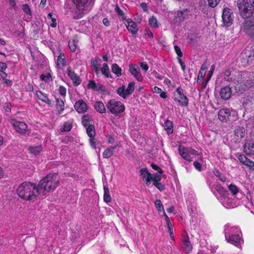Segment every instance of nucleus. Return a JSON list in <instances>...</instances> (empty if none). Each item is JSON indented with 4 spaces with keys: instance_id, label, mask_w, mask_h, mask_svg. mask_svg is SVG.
<instances>
[{
    "instance_id": "59",
    "label": "nucleus",
    "mask_w": 254,
    "mask_h": 254,
    "mask_svg": "<svg viewBox=\"0 0 254 254\" xmlns=\"http://www.w3.org/2000/svg\"><path fill=\"white\" fill-rule=\"evenodd\" d=\"M151 166L154 170L158 171L159 174H162V171L159 166L154 164H152Z\"/></svg>"
},
{
    "instance_id": "16",
    "label": "nucleus",
    "mask_w": 254,
    "mask_h": 254,
    "mask_svg": "<svg viewBox=\"0 0 254 254\" xmlns=\"http://www.w3.org/2000/svg\"><path fill=\"white\" fill-rule=\"evenodd\" d=\"M182 248L185 253L189 254L190 253L192 249V245L191 244L189 237H185L183 241L182 245Z\"/></svg>"
},
{
    "instance_id": "5",
    "label": "nucleus",
    "mask_w": 254,
    "mask_h": 254,
    "mask_svg": "<svg viewBox=\"0 0 254 254\" xmlns=\"http://www.w3.org/2000/svg\"><path fill=\"white\" fill-rule=\"evenodd\" d=\"M237 5L243 18L251 16L254 11V0H237Z\"/></svg>"
},
{
    "instance_id": "45",
    "label": "nucleus",
    "mask_w": 254,
    "mask_h": 254,
    "mask_svg": "<svg viewBox=\"0 0 254 254\" xmlns=\"http://www.w3.org/2000/svg\"><path fill=\"white\" fill-rule=\"evenodd\" d=\"M228 189L233 195H236L239 192V189L236 185L231 184L228 186Z\"/></svg>"
},
{
    "instance_id": "25",
    "label": "nucleus",
    "mask_w": 254,
    "mask_h": 254,
    "mask_svg": "<svg viewBox=\"0 0 254 254\" xmlns=\"http://www.w3.org/2000/svg\"><path fill=\"white\" fill-rule=\"evenodd\" d=\"M163 216L165 217V220L166 221V223L167 225V227L168 229V232L170 234V236L171 237V239L174 240V237L173 235V226L172 225V223H171L169 218L168 216L166 215L165 212L163 211Z\"/></svg>"
},
{
    "instance_id": "29",
    "label": "nucleus",
    "mask_w": 254,
    "mask_h": 254,
    "mask_svg": "<svg viewBox=\"0 0 254 254\" xmlns=\"http://www.w3.org/2000/svg\"><path fill=\"white\" fill-rule=\"evenodd\" d=\"M43 150V148L41 145L38 146H32L29 148L30 152L33 154L35 155H37L40 154Z\"/></svg>"
},
{
    "instance_id": "53",
    "label": "nucleus",
    "mask_w": 254,
    "mask_h": 254,
    "mask_svg": "<svg viewBox=\"0 0 254 254\" xmlns=\"http://www.w3.org/2000/svg\"><path fill=\"white\" fill-rule=\"evenodd\" d=\"M202 159L201 158V157H200V159H199V161H195V162H194V163H193L195 168L199 171H201V165H201V163H200V162H202Z\"/></svg>"
},
{
    "instance_id": "41",
    "label": "nucleus",
    "mask_w": 254,
    "mask_h": 254,
    "mask_svg": "<svg viewBox=\"0 0 254 254\" xmlns=\"http://www.w3.org/2000/svg\"><path fill=\"white\" fill-rule=\"evenodd\" d=\"M117 93L120 96L124 99H126L127 97L125 90V87L124 86H122L118 88L117 90Z\"/></svg>"
},
{
    "instance_id": "61",
    "label": "nucleus",
    "mask_w": 254,
    "mask_h": 254,
    "mask_svg": "<svg viewBox=\"0 0 254 254\" xmlns=\"http://www.w3.org/2000/svg\"><path fill=\"white\" fill-rule=\"evenodd\" d=\"M145 35L146 37L152 38L153 37L152 32L149 29H145Z\"/></svg>"
},
{
    "instance_id": "46",
    "label": "nucleus",
    "mask_w": 254,
    "mask_h": 254,
    "mask_svg": "<svg viewBox=\"0 0 254 254\" xmlns=\"http://www.w3.org/2000/svg\"><path fill=\"white\" fill-rule=\"evenodd\" d=\"M90 117L88 115H84L82 118V123L84 127L89 126Z\"/></svg>"
},
{
    "instance_id": "58",
    "label": "nucleus",
    "mask_w": 254,
    "mask_h": 254,
    "mask_svg": "<svg viewBox=\"0 0 254 254\" xmlns=\"http://www.w3.org/2000/svg\"><path fill=\"white\" fill-rule=\"evenodd\" d=\"M174 49L176 52V53L177 54V56L179 57H182L183 56L182 52L181 51V49L180 48V47L179 46H176V45L175 46Z\"/></svg>"
},
{
    "instance_id": "28",
    "label": "nucleus",
    "mask_w": 254,
    "mask_h": 254,
    "mask_svg": "<svg viewBox=\"0 0 254 254\" xmlns=\"http://www.w3.org/2000/svg\"><path fill=\"white\" fill-rule=\"evenodd\" d=\"M235 134L237 139L243 138L246 134V130L243 127H239L235 131Z\"/></svg>"
},
{
    "instance_id": "3",
    "label": "nucleus",
    "mask_w": 254,
    "mask_h": 254,
    "mask_svg": "<svg viewBox=\"0 0 254 254\" xmlns=\"http://www.w3.org/2000/svg\"><path fill=\"white\" fill-rule=\"evenodd\" d=\"M224 233L226 240L228 243L239 247L243 242L241 238L242 232L236 226H231L229 224L225 226Z\"/></svg>"
},
{
    "instance_id": "52",
    "label": "nucleus",
    "mask_w": 254,
    "mask_h": 254,
    "mask_svg": "<svg viewBox=\"0 0 254 254\" xmlns=\"http://www.w3.org/2000/svg\"><path fill=\"white\" fill-rule=\"evenodd\" d=\"M214 173L221 181L224 182L226 181V177L223 175H222L218 170L214 171Z\"/></svg>"
},
{
    "instance_id": "1",
    "label": "nucleus",
    "mask_w": 254,
    "mask_h": 254,
    "mask_svg": "<svg viewBox=\"0 0 254 254\" xmlns=\"http://www.w3.org/2000/svg\"><path fill=\"white\" fill-rule=\"evenodd\" d=\"M17 193L23 199L32 200L40 194L38 187L29 182H23L17 189Z\"/></svg>"
},
{
    "instance_id": "48",
    "label": "nucleus",
    "mask_w": 254,
    "mask_h": 254,
    "mask_svg": "<svg viewBox=\"0 0 254 254\" xmlns=\"http://www.w3.org/2000/svg\"><path fill=\"white\" fill-rule=\"evenodd\" d=\"M51 75L50 74H41L40 76L41 80L44 81L46 82H49L51 79Z\"/></svg>"
},
{
    "instance_id": "19",
    "label": "nucleus",
    "mask_w": 254,
    "mask_h": 254,
    "mask_svg": "<svg viewBox=\"0 0 254 254\" xmlns=\"http://www.w3.org/2000/svg\"><path fill=\"white\" fill-rule=\"evenodd\" d=\"M190 11L188 9H184L182 11H177L175 12L174 16L176 18H178L180 21H183L189 15Z\"/></svg>"
},
{
    "instance_id": "49",
    "label": "nucleus",
    "mask_w": 254,
    "mask_h": 254,
    "mask_svg": "<svg viewBox=\"0 0 254 254\" xmlns=\"http://www.w3.org/2000/svg\"><path fill=\"white\" fill-rule=\"evenodd\" d=\"M115 10L119 15L121 16L123 18V19H125L124 13L123 11L120 9L118 5H116Z\"/></svg>"
},
{
    "instance_id": "2",
    "label": "nucleus",
    "mask_w": 254,
    "mask_h": 254,
    "mask_svg": "<svg viewBox=\"0 0 254 254\" xmlns=\"http://www.w3.org/2000/svg\"><path fill=\"white\" fill-rule=\"evenodd\" d=\"M59 178L56 174L50 173L42 179L38 184L40 194L45 195L54 191L58 186Z\"/></svg>"
},
{
    "instance_id": "12",
    "label": "nucleus",
    "mask_w": 254,
    "mask_h": 254,
    "mask_svg": "<svg viewBox=\"0 0 254 254\" xmlns=\"http://www.w3.org/2000/svg\"><path fill=\"white\" fill-rule=\"evenodd\" d=\"M129 71L135 79L138 81H141L143 79L140 72V68L136 64H130L129 65Z\"/></svg>"
},
{
    "instance_id": "31",
    "label": "nucleus",
    "mask_w": 254,
    "mask_h": 254,
    "mask_svg": "<svg viewBox=\"0 0 254 254\" xmlns=\"http://www.w3.org/2000/svg\"><path fill=\"white\" fill-rule=\"evenodd\" d=\"M101 72L103 75L108 78H111L112 75L110 73L109 66L107 64H104L101 69Z\"/></svg>"
},
{
    "instance_id": "23",
    "label": "nucleus",
    "mask_w": 254,
    "mask_h": 254,
    "mask_svg": "<svg viewBox=\"0 0 254 254\" xmlns=\"http://www.w3.org/2000/svg\"><path fill=\"white\" fill-rule=\"evenodd\" d=\"M230 115V113L228 109H221L218 112V118L222 121H225Z\"/></svg>"
},
{
    "instance_id": "9",
    "label": "nucleus",
    "mask_w": 254,
    "mask_h": 254,
    "mask_svg": "<svg viewBox=\"0 0 254 254\" xmlns=\"http://www.w3.org/2000/svg\"><path fill=\"white\" fill-rule=\"evenodd\" d=\"M223 24L224 26L229 27L233 24L234 14L232 10L228 7L223 9L222 15Z\"/></svg>"
},
{
    "instance_id": "38",
    "label": "nucleus",
    "mask_w": 254,
    "mask_h": 254,
    "mask_svg": "<svg viewBox=\"0 0 254 254\" xmlns=\"http://www.w3.org/2000/svg\"><path fill=\"white\" fill-rule=\"evenodd\" d=\"M163 127L168 134H170L173 132V124L172 122L168 120L166 121L165 122Z\"/></svg>"
},
{
    "instance_id": "18",
    "label": "nucleus",
    "mask_w": 254,
    "mask_h": 254,
    "mask_svg": "<svg viewBox=\"0 0 254 254\" xmlns=\"http://www.w3.org/2000/svg\"><path fill=\"white\" fill-rule=\"evenodd\" d=\"M232 95L231 89L229 86H225L221 88L220 91V96L224 100H227Z\"/></svg>"
},
{
    "instance_id": "30",
    "label": "nucleus",
    "mask_w": 254,
    "mask_h": 254,
    "mask_svg": "<svg viewBox=\"0 0 254 254\" xmlns=\"http://www.w3.org/2000/svg\"><path fill=\"white\" fill-rule=\"evenodd\" d=\"M207 68V65L205 63L201 65V68H200V69L199 71L198 74L197 81L201 80L203 78V77L206 73V70Z\"/></svg>"
},
{
    "instance_id": "44",
    "label": "nucleus",
    "mask_w": 254,
    "mask_h": 254,
    "mask_svg": "<svg viewBox=\"0 0 254 254\" xmlns=\"http://www.w3.org/2000/svg\"><path fill=\"white\" fill-rule=\"evenodd\" d=\"M77 45V40L73 39L68 42V47L71 52H75Z\"/></svg>"
},
{
    "instance_id": "24",
    "label": "nucleus",
    "mask_w": 254,
    "mask_h": 254,
    "mask_svg": "<svg viewBox=\"0 0 254 254\" xmlns=\"http://www.w3.org/2000/svg\"><path fill=\"white\" fill-rule=\"evenodd\" d=\"M94 107L95 110L99 113L103 114L106 112V107L101 101H96L94 103Z\"/></svg>"
},
{
    "instance_id": "62",
    "label": "nucleus",
    "mask_w": 254,
    "mask_h": 254,
    "mask_svg": "<svg viewBox=\"0 0 254 254\" xmlns=\"http://www.w3.org/2000/svg\"><path fill=\"white\" fill-rule=\"evenodd\" d=\"M140 6L142 8L144 11L147 12L148 11V8L147 4L145 2H142L140 4Z\"/></svg>"
},
{
    "instance_id": "7",
    "label": "nucleus",
    "mask_w": 254,
    "mask_h": 254,
    "mask_svg": "<svg viewBox=\"0 0 254 254\" xmlns=\"http://www.w3.org/2000/svg\"><path fill=\"white\" fill-rule=\"evenodd\" d=\"M241 30L254 40V18L245 20L242 24Z\"/></svg>"
},
{
    "instance_id": "6",
    "label": "nucleus",
    "mask_w": 254,
    "mask_h": 254,
    "mask_svg": "<svg viewBox=\"0 0 254 254\" xmlns=\"http://www.w3.org/2000/svg\"><path fill=\"white\" fill-rule=\"evenodd\" d=\"M106 107L110 113L116 116L122 113L125 110L124 105L115 99L110 100L106 103Z\"/></svg>"
},
{
    "instance_id": "8",
    "label": "nucleus",
    "mask_w": 254,
    "mask_h": 254,
    "mask_svg": "<svg viewBox=\"0 0 254 254\" xmlns=\"http://www.w3.org/2000/svg\"><path fill=\"white\" fill-rule=\"evenodd\" d=\"M179 154L186 161L191 162L194 156L197 154V151L191 148L180 146L178 148Z\"/></svg>"
},
{
    "instance_id": "26",
    "label": "nucleus",
    "mask_w": 254,
    "mask_h": 254,
    "mask_svg": "<svg viewBox=\"0 0 254 254\" xmlns=\"http://www.w3.org/2000/svg\"><path fill=\"white\" fill-rule=\"evenodd\" d=\"M65 64V56L63 53H61L57 60V66L58 68H62Z\"/></svg>"
},
{
    "instance_id": "27",
    "label": "nucleus",
    "mask_w": 254,
    "mask_h": 254,
    "mask_svg": "<svg viewBox=\"0 0 254 254\" xmlns=\"http://www.w3.org/2000/svg\"><path fill=\"white\" fill-rule=\"evenodd\" d=\"M118 146V145H116L114 146L109 147L105 150L103 153V157L104 158H109L113 154L114 150Z\"/></svg>"
},
{
    "instance_id": "51",
    "label": "nucleus",
    "mask_w": 254,
    "mask_h": 254,
    "mask_svg": "<svg viewBox=\"0 0 254 254\" xmlns=\"http://www.w3.org/2000/svg\"><path fill=\"white\" fill-rule=\"evenodd\" d=\"M23 11L28 15H31V10L29 6L27 4H24L22 7Z\"/></svg>"
},
{
    "instance_id": "36",
    "label": "nucleus",
    "mask_w": 254,
    "mask_h": 254,
    "mask_svg": "<svg viewBox=\"0 0 254 254\" xmlns=\"http://www.w3.org/2000/svg\"><path fill=\"white\" fill-rule=\"evenodd\" d=\"M56 106L57 109L59 110V114H61V113L64 110V104L63 100L61 99L57 98Z\"/></svg>"
},
{
    "instance_id": "63",
    "label": "nucleus",
    "mask_w": 254,
    "mask_h": 254,
    "mask_svg": "<svg viewBox=\"0 0 254 254\" xmlns=\"http://www.w3.org/2000/svg\"><path fill=\"white\" fill-rule=\"evenodd\" d=\"M93 66L94 67V71L98 75L99 73V69L98 67V65L96 64L93 63Z\"/></svg>"
},
{
    "instance_id": "39",
    "label": "nucleus",
    "mask_w": 254,
    "mask_h": 254,
    "mask_svg": "<svg viewBox=\"0 0 254 254\" xmlns=\"http://www.w3.org/2000/svg\"><path fill=\"white\" fill-rule=\"evenodd\" d=\"M135 83L134 82H130L127 88L125 89L127 97H129L134 90Z\"/></svg>"
},
{
    "instance_id": "20",
    "label": "nucleus",
    "mask_w": 254,
    "mask_h": 254,
    "mask_svg": "<svg viewBox=\"0 0 254 254\" xmlns=\"http://www.w3.org/2000/svg\"><path fill=\"white\" fill-rule=\"evenodd\" d=\"M238 159L244 165L249 167L251 169H254V163L251 161L244 155H240L238 156Z\"/></svg>"
},
{
    "instance_id": "43",
    "label": "nucleus",
    "mask_w": 254,
    "mask_h": 254,
    "mask_svg": "<svg viewBox=\"0 0 254 254\" xmlns=\"http://www.w3.org/2000/svg\"><path fill=\"white\" fill-rule=\"evenodd\" d=\"M149 23L153 28H158L159 26L157 18L154 16H152L149 19Z\"/></svg>"
},
{
    "instance_id": "33",
    "label": "nucleus",
    "mask_w": 254,
    "mask_h": 254,
    "mask_svg": "<svg viewBox=\"0 0 254 254\" xmlns=\"http://www.w3.org/2000/svg\"><path fill=\"white\" fill-rule=\"evenodd\" d=\"M162 179L161 174L154 173L151 174L150 178H148L147 182L149 183L151 181L154 182H160Z\"/></svg>"
},
{
    "instance_id": "14",
    "label": "nucleus",
    "mask_w": 254,
    "mask_h": 254,
    "mask_svg": "<svg viewBox=\"0 0 254 254\" xmlns=\"http://www.w3.org/2000/svg\"><path fill=\"white\" fill-rule=\"evenodd\" d=\"M66 73L72 80L74 85L77 86L80 84V80L79 76L72 71L71 67H68L66 70Z\"/></svg>"
},
{
    "instance_id": "35",
    "label": "nucleus",
    "mask_w": 254,
    "mask_h": 254,
    "mask_svg": "<svg viewBox=\"0 0 254 254\" xmlns=\"http://www.w3.org/2000/svg\"><path fill=\"white\" fill-rule=\"evenodd\" d=\"M112 71L117 76L119 77L122 75V69L117 64H113L111 67Z\"/></svg>"
},
{
    "instance_id": "42",
    "label": "nucleus",
    "mask_w": 254,
    "mask_h": 254,
    "mask_svg": "<svg viewBox=\"0 0 254 254\" xmlns=\"http://www.w3.org/2000/svg\"><path fill=\"white\" fill-rule=\"evenodd\" d=\"M86 128V132L90 138L94 137L95 135L94 127L92 125H89Z\"/></svg>"
},
{
    "instance_id": "47",
    "label": "nucleus",
    "mask_w": 254,
    "mask_h": 254,
    "mask_svg": "<svg viewBox=\"0 0 254 254\" xmlns=\"http://www.w3.org/2000/svg\"><path fill=\"white\" fill-rule=\"evenodd\" d=\"M72 128V125L69 122L65 123L63 126V127L61 130L62 131H69Z\"/></svg>"
},
{
    "instance_id": "40",
    "label": "nucleus",
    "mask_w": 254,
    "mask_h": 254,
    "mask_svg": "<svg viewBox=\"0 0 254 254\" xmlns=\"http://www.w3.org/2000/svg\"><path fill=\"white\" fill-rule=\"evenodd\" d=\"M140 173L141 176H142L143 178L145 179L146 181V184H148L147 179L148 178H150L151 173H150L148 170L146 168H142L140 170Z\"/></svg>"
},
{
    "instance_id": "22",
    "label": "nucleus",
    "mask_w": 254,
    "mask_h": 254,
    "mask_svg": "<svg viewBox=\"0 0 254 254\" xmlns=\"http://www.w3.org/2000/svg\"><path fill=\"white\" fill-rule=\"evenodd\" d=\"M244 150L247 155H251L254 154V144L252 141L246 142L244 146Z\"/></svg>"
},
{
    "instance_id": "21",
    "label": "nucleus",
    "mask_w": 254,
    "mask_h": 254,
    "mask_svg": "<svg viewBox=\"0 0 254 254\" xmlns=\"http://www.w3.org/2000/svg\"><path fill=\"white\" fill-rule=\"evenodd\" d=\"M36 95L39 100L46 103V104L50 106L52 105V102L48 98L47 95L46 94L43 93L41 91H37L36 92Z\"/></svg>"
},
{
    "instance_id": "64",
    "label": "nucleus",
    "mask_w": 254,
    "mask_h": 254,
    "mask_svg": "<svg viewBox=\"0 0 254 254\" xmlns=\"http://www.w3.org/2000/svg\"><path fill=\"white\" fill-rule=\"evenodd\" d=\"M7 68V64L5 63L0 62V70L3 71Z\"/></svg>"
},
{
    "instance_id": "10",
    "label": "nucleus",
    "mask_w": 254,
    "mask_h": 254,
    "mask_svg": "<svg viewBox=\"0 0 254 254\" xmlns=\"http://www.w3.org/2000/svg\"><path fill=\"white\" fill-rule=\"evenodd\" d=\"M174 100L178 101L181 106H187L188 105V99L183 93V90L181 87L177 88L174 94Z\"/></svg>"
},
{
    "instance_id": "13",
    "label": "nucleus",
    "mask_w": 254,
    "mask_h": 254,
    "mask_svg": "<svg viewBox=\"0 0 254 254\" xmlns=\"http://www.w3.org/2000/svg\"><path fill=\"white\" fill-rule=\"evenodd\" d=\"M74 108L78 113L83 114L87 111L88 107L85 102L82 100H79L75 102Z\"/></svg>"
},
{
    "instance_id": "17",
    "label": "nucleus",
    "mask_w": 254,
    "mask_h": 254,
    "mask_svg": "<svg viewBox=\"0 0 254 254\" xmlns=\"http://www.w3.org/2000/svg\"><path fill=\"white\" fill-rule=\"evenodd\" d=\"M126 26L129 32L132 34H136L138 31L137 25L130 19L126 20Z\"/></svg>"
},
{
    "instance_id": "54",
    "label": "nucleus",
    "mask_w": 254,
    "mask_h": 254,
    "mask_svg": "<svg viewBox=\"0 0 254 254\" xmlns=\"http://www.w3.org/2000/svg\"><path fill=\"white\" fill-rule=\"evenodd\" d=\"M221 0H208V5L211 7H216Z\"/></svg>"
},
{
    "instance_id": "37",
    "label": "nucleus",
    "mask_w": 254,
    "mask_h": 254,
    "mask_svg": "<svg viewBox=\"0 0 254 254\" xmlns=\"http://www.w3.org/2000/svg\"><path fill=\"white\" fill-rule=\"evenodd\" d=\"M73 1L79 10H83L84 8V5L87 3L88 0H74Z\"/></svg>"
},
{
    "instance_id": "15",
    "label": "nucleus",
    "mask_w": 254,
    "mask_h": 254,
    "mask_svg": "<svg viewBox=\"0 0 254 254\" xmlns=\"http://www.w3.org/2000/svg\"><path fill=\"white\" fill-rule=\"evenodd\" d=\"M244 58H246L248 63L251 62L254 59V46L250 48H247L244 52L242 53Z\"/></svg>"
},
{
    "instance_id": "50",
    "label": "nucleus",
    "mask_w": 254,
    "mask_h": 254,
    "mask_svg": "<svg viewBox=\"0 0 254 254\" xmlns=\"http://www.w3.org/2000/svg\"><path fill=\"white\" fill-rule=\"evenodd\" d=\"M155 204L159 212H161L162 210L163 213V211L165 212L161 201L160 200H156L155 201Z\"/></svg>"
},
{
    "instance_id": "4",
    "label": "nucleus",
    "mask_w": 254,
    "mask_h": 254,
    "mask_svg": "<svg viewBox=\"0 0 254 254\" xmlns=\"http://www.w3.org/2000/svg\"><path fill=\"white\" fill-rule=\"evenodd\" d=\"M211 189L213 191L216 190L220 194V201L224 207L227 208H231L237 206L238 200L230 197L228 191L221 186L216 185L212 187ZM214 193H215V191H214Z\"/></svg>"
},
{
    "instance_id": "60",
    "label": "nucleus",
    "mask_w": 254,
    "mask_h": 254,
    "mask_svg": "<svg viewBox=\"0 0 254 254\" xmlns=\"http://www.w3.org/2000/svg\"><path fill=\"white\" fill-rule=\"evenodd\" d=\"M140 66L145 71H147L148 69V66L146 63H141L140 64Z\"/></svg>"
},
{
    "instance_id": "57",
    "label": "nucleus",
    "mask_w": 254,
    "mask_h": 254,
    "mask_svg": "<svg viewBox=\"0 0 254 254\" xmlns=\"http://www.w3.org/2000/svg\"><path fill=\"white\" fill-rule=\"evenodd\" d=\"M59 92L61 95L65 96L66 93V88L63 86H60L59 89Z\"/></svg>"
},
{
    "instance_id": "34",
    "label": "nucleus",
    "mask_w": 254,
    "mask_h": 254,
    "mask_svg": "<svg viewBox=\"0 0 254 254\" xmlns=\"http://www.w3.org/2000/svg\"><path fill=\"white\" fill-rule=\"evenodd\" d=\"M104 200L106 202H109L111 201V197L109 193V190L107 186L104 185Z\"/></svg>"
},
{
    "instance_id": "11",
    "label": "nucleus",
    "mask_w": 254,
    "mask_h": 254,
    "mask_svg": "<svg viewBox=\"0 0 254 254\" xmlns=\"http://www.w3.org/2000/svg\"><path fill=\"white\" fill-rule=\"evenodd\" d=\"M11 124L15 130L19 133L24 134L27 131V126L23 122L13 120L11 121Z\"/></svg>"
},
{
    "instance_id": "55",
    "label": "nucleus",
    "mask_w": 254,
    "mask_h": 254,
    "mask_svg": "<svg viewBox=\"0 0 254 254\" xmlns=\"http://www.w3.org/2000/svg\"><path fill=\"white\" fill-rule=\"evenodd\" d=\"M89 143H90V144L92 148H93V149L96 148V145H97V143L96 142V139L94 137L90 138Z\"/></svg>"
},
{
    "instance_id": "56",
    "label": "nucleus",
    "mask_w": 254,
    "mask_h": 254,
    "mask_svg": "<svg viewBox=\"0 0 254 254\" xmlns=\"http://www.w3.org/2000/svg\"><path fill=\"white\" fill-rule=\"evenodd\" d=\"M153 184L160 191L164 190V186L160 182H154Z\"/></svg>"
},
{
    "instance_id": "32",
    "label": "nucleus",
    "mask_w": 254,
    "mask_h": 254,
    "mask_svg": "<svg viewBox=\"0 0 254 254\" xmlns=\"http://www.w3.org/2000/svg\"><path fill=\"white\" fill-rule=\"evenodd\" d=\"M87 87L88 88H91L96 91H99L101 89L102 85L100 84L96 83L93 80H90Z\"/></svg>"
}]
</instances>
